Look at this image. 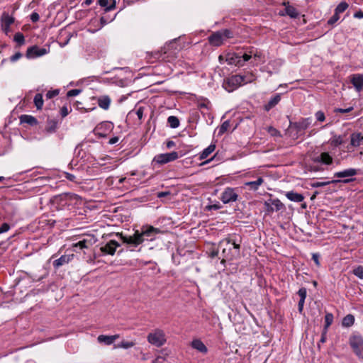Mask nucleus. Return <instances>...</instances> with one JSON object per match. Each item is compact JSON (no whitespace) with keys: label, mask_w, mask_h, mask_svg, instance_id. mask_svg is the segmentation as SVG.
Listing matches in <instances>:
<instances>
[{"label":"nucleus","mask_w":363,"mask_h":363,"mask_svg":"<svg viewBox=\"0 0 363 363\" xmlns=\"http://www.w3.org/2000/svg\"><path fill=\"white\" fill-rule=\"evenodd\" d=\"M245 77L240 74L233 75L224 79L223 86L228 92L238 88L245 82Z\"/></svg>","instance_id":"39448f33"},{"label":"nucleus","mask_w":363,"mask_h":363,"mask_svg":"<svg viewBox=\"0 0 363 363\" xmlns=\"http://www.w3.org/2000/svg\"><path fill=\"white\" fill-rule=\"evenodd\" d=\"M135 345V343L133 341H125L123 340L121 342L120 344L118 345V347L124 348V349H128L130 347H133Z\"/></svg>","instance_id":"de8ad7c7"},{"label":"nucleus","mask_w":363,"mask_h":363,"mask_svg":"<svg viewBox=\"0 0 363 363\" xmlns=\"http://www.w3.org/2000/svg\"><path fill=\"white\" fill-rule=\"evenodd\" d=\"M222 249V254H223L222 262H224L225 259H232L233 257V255H232L231 252H230L231 247L230 246H226V245H224Z\"/></svg>","instance_id":"e433bc0d"},{"label":"nucleus","mask_w":363,"mask_h":363,"mask_svg":"<svg viewBox=\"0 0 363 363\" xmlns=\"http://www.w3.org/2000/svg\"><path fill=\"white\" fill-rule=\"evenodd\" d=\"M355 179L354 178H351V179H342V180H331V181H328V182H314L311 184V186L313 187V188H318V187H322V186H325L326 185H328L330 184H335V183H337V182H342V183H345V184H348L351 182H353L354 181Z\"/></svg>","instance_id":"a211bd4d"},{"label":"nucleus","mask_w":363,"mask_h":363,"mask_svg":"<svg viewBox=\"0 0 363 363\" xmlns=\"http://www.w3.org/2000/svg\"><path fill=\"white\" fill-rule=\"evenodd\" d=\"M363 141V135L361 133H353L350 135V143L347 147L348 151L350 147H359Z\"/></svg>","instance_id":"dca6fc26"},{"label":"nucleus","mask_w":363,"mask_h":363,"mask_svg":"<svg viewBox=\"0 0 363 363\" xmlns=\"http://www.w3.org/2000/svg\"><path fill=\"white\" fill-rule=\"evenodd\" d=\"M192 348L198 350L199 352L206 354L208 352V348L204 343L199 339L193 340L191 342Z\"/></svg>","instance_id":"5701e85b"},{"label":"nucleus","mask_w":363,"mask_h":363,"mask_svg":"<svg viewBox=\"0 0 363 363\" xmlns=\"http://www.w3.org/2000/svg\"><path fill=\"white\" fill-rule=\"evenodd\" d=\"M239 55L237 53H228L225 57V61L228 65H235L238 63L237 60L238 59Z\"/></svg>","instance_id":"4c0bfd02"},{"label":"nucleus","mask_w":363,"mask_h":363,"mask_svg":"<svg viewBox=\"0 0 363 363\" xmlns=\"http://www.w3.org/2000/svg\"><path fill=\"white\" fill-rule=\"evenodd\" d=\"M349 5L345 1L340 2L335 9V12L340 14V13H343L345 10L347 9Z\"/></svg>","instance_id":"79ce46f5"},{"label":"nucleus","mask_w":363,"mask_h":363,"mask_svg":"<svg viewBox=\"0 0 363 363\" xmlns=\"http://www.w3.org/2000/svg\"><path fill=\"white\" fill-rule=\"evenodd\" d=\"M60 93L59 89H54L48 91L45 94L46 99H51L55 96H57Z\"/></svg>","instance_id":"09e8293b"},{"label":"nucleus","mask_w":363,"mask_h":363,"mask_svg":"<svg viewBox=\"0 0 363 363\" xmlns=\"http://www.w3.org/2000/svg\"><path fill=\"white\" fill-rule=\"evenodd\" d=\"M263 183V178L259 177L256 181L245 182V186H248L250 190L257 191Z\"/></svg>","instance_id":"c756f323"},{"label":"nucleus","mask_w":363,"mask_h":363,"mask_svg":"<svg viewBox=\"0 0 363 363\" xmlns=\"http://www.w3.org/2000/svg\"><path fill=\"white\" fill-rule=\"evenodd\" d=\"M345 143L341 135H334L330 140L331 145L337 147Z\"/></svg>","instance_id":"a19ab883"},{"label":"nucleus","mask_w":363,"mask_h":363,"mask_svg":"<svg viewBox=\"0 0 363 363\" xmlns=\"http://www.w3.org/2000/svg\"><path fill=\"white\" fill-rule=\"evenodd\" d=\"M1 29L6 35L11 31L10 26L14 23V18L8 13L4 12L1 17Z\"/></svg>","instance_id":"f8f14e48"},{"label":"nucleus","mask_w":363,"mask_h":363,"mask_svg":"<svg viewBox=\"0 0 363 363\" xmlns=\"http://www.w3.org/2000/svg\"><path fill=\"white\" fill-rule=\"evenodd\" d=\"M354 109L352 106L348 107L347 108H337L335 109V113H346L352 111Z\"/></svg>","instance_id":"6e6d98bb"},{"label":"nucleus","mask_w":363,"mask_h":363,"mask_svg":"<svg viewBox=\"0 0 363 363\" xmlns=\"http://www.w3.org/2000/svg\"><path fill=\"white\" fill-rule=\"evenodd\" d=\"M340 18V16L338 13H335L333 15L332 17H330L327 23L329 26H333Z\"/></svg>","instance_id":"3c124183"},{"label":"nucleus","mask_w":363,"mask_h":363,"mask_svg":"<svg viewBox=\"0 0 363 363\" xmlns=\"http://www.w3.org/2000/svg\"><path fill=\"white\" fill-rule=\"evenodd\" d=\"M311 124V119L310 118H302L301 121L294 124V127L299 132L301 130H306L310 126Z\"/></svg>","instance_id":"cd10ccee"},{"label":"nucleus","mask_w":363,"mask_h":363,"mask_svg":"<svg viewBox=\"0 0 363 363\" xmlns=\"http://www.w3.org/2000/svg\"><path fill=\"white\" fill-rule=\"evenodd\" d=\"M312 161L315 163H321L330 165L333 163V159L332 156L327 152H322L320 155L312 157Z\"/></svg>","instance_id":"4468645a"},{"label":"nucleus","mask_w":363,"mask_h":363,"mask_svg":"<svg viewBox=\"0 0 363 363\" xmlns=\"http://www.w3.org/2000/svg\"><path fill=\"white\" fill-rule=\"evenodd\" d=\"M281 101V94H277L274 95L268 101L267 104L264 106V109L266 111H270L274 106H276Z\"/></svg>","instance_id":"b1692460"},{"label":"nucleus","mask_w":363,"mask_h":363,"mask_svg":"<svg viewBox=\"0 0 363 363\" xmlns=\"http://www.w3.org/2000/svg\"><path fill=\"white\" fill-rule=\"evenodd\" d=\"M267 130L268 133L272 137H281V132L272 126H269Z\"/></svg>","instance_id":"a18cd8bd"},{"label":"nucleus","mask_w":363,"mask_h":363,"mask_svg":"<svg viewBox=\"0 0 363 363\" xmlns=\"http://www.w3.org/2000/svg\"><path fill=\"white\" fill-rule=\"evenodd\" d=\"M319 255L317 254V253H313L312 255V259L314 261L315 264H316V266L319 267L320 266V262H319Z\"/></svg>","instance_id":"0e129e2a"},{"label":"nucleus","mask_w":363,"mask_h":363,"mask_svg":"<svg viewBox=\"0 0 363 363\" xmlns=\"http://www.w3.org/2000/svg\"><path fill=\"white\" fill-rule=\"evenodd\" d=\"M233 246L234 249H235L238 251V253L239 252V250L240 247V244H238L235 240L231 239L230 238H226L223 239L222 241H220L219 244V247H223V246Z\"/></svg>","instance_id":"c85d7f7f"},{"label":"nucleus","mask_w":363,"mask_h":363,"mask_svg":"<svg viewBox=\"0 0 363 363\" xmlns=\"http://www.w3.org/2000/svg\"><path fill=\"white\" fill-rule=\"evenodd\" d=\"M98 4L101 6L104 7V11L108 12L116 8V3L113 1L111 5L108 6V0H98Z\"/></svg>","instance_id":"c9c22d12"},{"label":"nucleus","mask_w":363,"mask_h":363,"mask_svg":"<svg viewBox=\"0 0 363 363\" xmlns=\"http://www.w3.org/2000/svg\"><path fill=\"white\" fill-rule=\"evenodd\" d=\"M167 123L172 128H177L179 126V120L177 116H170L167 118Z\"/></svg>","instance_id":"58836bf2"},{"label":"nucleus","mask_w":363,"mask_h":363,"mask_svg":"<svg viewBox=\"0 0 363 363\" xmlns=\"http://www.w3.org/2000/svg\"><path fill=\"white\" fill-rule=\"evenodd\" d=\"M80 92H81L80 89H71L67 91V97L75 96H77Z\"/></svg>","instance_id":"4d7b16f0"},{"label":"nucleus","mask_w":363,"mask_h":363,"mask_svg":"<svg viewBox=\"0 0 363 363\" xmlns=\"http://www.w3.org/2000/svg\"><path fill=\"white\" fill-rule=\"evenodd\" d=\"M147 340L150 344L157 347L163 346L167 342L164 330L160 328L155 329L150 333L147 336Z\"/></svg>","instance_id":"20e7f679"},{"label":"nucleus","mask_w":363,"mask_h":363,"mask_svg":"<svg viewBox=\"0 0 363 363\" xmlns=\"http://www.w3.org/2000/svg\"><path fill=\"white\" fill-rule=\"evenodd\" d=\"M284 208V205L278 199H269L264 202V209L265 211L268 213H271L274 211H279Z\"/></svg>","instance_id":"1a4fd4ad"},{"label":"nucleus","mask_w":363,"mask_h":363,"mask_svg":"<svg viewBox=\"0 0 363 363\" xmlns=\"http://www.w3.org/2000/svg\"><path fill=\"white\" fill-rule=\"evenodd\" d=\"M40 19V16L38 13L36 12H33L30 15V20L33 21V22H37Z\"/></svg>","instance_id":"680f3d73"},{"label":"nucleus","mask_w":363,"mask_h":363,"mask_svg":"<svg viewBox=\"0 0 363 363\" xmlns=\"http://www.w3.org/2000/svg\"><path fill=\"white\" fill-rule=\"evenodd\" d=\"M57 122L55 120H48L47 122V125L45 128V131L48 133H53L57 130Z\"/></svg>","instance_id":"7c9ffc66"},{"label":"nucleus","mask_w":363,"mask_h":363,"mask_svg":"<svg viewBox=\"0 0 363 363\" xmlns=\"http://www.w3.org/2000/svg\"><path fill=\"white\" fill-rule=\"evenodd\" d=\"M238 63L235 64V66L237 67H242L245 65V61L242 58L241 56H238V59L237 60Z\"/></svg>","instance_id":"774afa93"},{"label":"nucleus","mask_w":363,"mask_h":363,"mask_svg":"<svg viewBox=\"0 0 363 363\" xmlns=\"http://www.w3.org/2000/svg\"><path fill=\"white\" fill-rule=\"evenodd\" d=\"M354 323V317L352 314H348L345 316L342 321V325L344 327L348 328L352 326Z\"/></svg>","instance_id":"f704fd0d"},{"label":"nucleus","mask_w":363,"mask_h":363,"mask_svg":"<svg viewBox=\"0 0 363 363\" xmlns=\"http://www.w3.org/2000/svg\"><path fill=\"white\" fill-rule=\"evenodd\" d=\"M298 296H300V300H304L306 299V296H307V290L306 288L304 287H302L301 289H299L298 291Z\"/></svg>","instance_id":"5fc2aeb1"},{"label":"nucleus","mask_w":363,"mask_h":363,"mask_svg":"<svg viewBox=\"0 0 363 363\" xmlns=\"http://www.w3.org/2000/svg\"><path fill=\"white\" fill-rule=\"evenodd\" d=\"M65 178L71 182H76V177L70 173L65 172Z\"/></svg>","instance_id":"69168bd1"},{"label":"nucleus","mask_w":363,"mask_h":363,"mask_svg":"<svg viewBox=\"0 0 363 363\" xmlns=\"http://www.w3.org/2000/svg\"><path fill=\"white\" fill-rule=\"evenodd\" d=\"M120 246V244L116 240H111L108 242L105 245L101 246L100 250L106 255H113L116 252V248Z\"/></svg>","instance_id":"ddd939ff"},{"label":"nucleus","mask_w":363,"mask_h":363,"mask_svg":"<svg viewBox=\"0 0 363 363\" xmlns=\"http://www.w3.org/2000/svg\"><path fill=\"white\" fill-rule=\"evenodd\" d=\"M177 39L167 44L162 50L161 52H158L156 53L155 58L160 59L162 60H166L170 62L174 58L177 57V54L181 50V47H177Z\"/></svg>","instance_id":"f03ea898"},{"label":"nucleus","mask_w":363,"mask_h":363,"mask_svg":"<svg viewBox=\"0 0 363 363\" xmlns=\"http://www.w3.org/2000/svg\"><path fill=\"white\" fill-rule=\"evenodd\" d=\"M305 301L304 300H299L298 303V309L300 313H302L303 310V306H304Z\"/></svg>","instance_id":"338daca9"},{"label":"nucleus","mask_w":363,"mask_h":363,"mask_svg":"<svg viewBox=\"0 0 363 363\" xmlns=\"http://www.w3.org/2000/svg\"><path fill=\"white\" fill-rule=\"evenodd\" d=\"M216 149L215 144H211L206 148H205L199 155V159L204 160L207 158Z\"/></svg>","instance_id":"2f4dec72"},{"label":"nucleus","mask_w":363,"mask_h":363,"mask_svg":"<svg viewBox=\"0 0 363 363\" xmlns=\"http://www.w3.org/2000/svg\"><path fill=\"white\" fill-rule=\"evenodd\" d=\"M357 174L356 169L350 168L334 174L335 177L344 178L355 176Z\"/></svg>","instance_id":"a878e982"},{"label":"nucleus","mask_w":363,"mask_h":363,"mask_svg":"<svg viewBox=\"0 0 363 363\" xmlns=\"http://www.w3.org/2000/svg\"><path fill=\"white\" fill-rule=\"evenodd\" d=\"M119 335H100L97 337V340L100 343H104L106 345H111L113 343V342L119 338Z\"/></svg>","instance_id":"412c9836"},{"label":"nucleus","mask_w":363,"mask_h":363,"mask_svg":"<svg viewBox=\"0 0 363 363\" xmlns=\"http://www.w3.org/2000/svg\"><path fill=\"white\" fill-rule=\"evenodd\" d=\"M52 201L61 206H77L82 203V198L73 193H63L53 197Z\"/></svg>","instance_id":"7ed1b4c3"},{"label":"nucleus","mask_w":363,"mask_h":363,"mask_svg":"<svg viewBox=\"0 0 363 363\" xmlns=\"http://www.w3.org/2000/svg\"><path fill=\"white\" fill-rule=\"evenodd\" d=\"M208 39L209 43L213 46H220L223 43L220 30L213 33Z\"/></svg>","instance_id":"6ab92c4d"},{"label":"nucleus","mask_w":363,"mask_h":363,"mask_svg":"<svg viewBox=\"0 0 363 363\" xmlns=\"http://www.w3.org/2000/svg\"><path fill=\"white\" fill-rule=\"evenodd\" d=\"M230 127L229 121H224L219 128L218 135H221L224 134Z\"/></svg>","instance_id":"49530a36"},{"label":"nucleus","mask_w":363,"mask_h":363,"mask_svg":"<svg viewBox=\"0 0 363 363\" xmlns=\"http://www.w3.org/2000/svg\"><path fill=\"white\" fill-rule=\"evenodd\" d=\"M22 57V54L20 52H16L13 55H12L10 58L11 62H16L18 59Z\"/></svg>","instance_id":"052dcab7"},{"label":"nucleus","mask_w":363,"mask_h":363,"mask_svg":"<svg viewBox=\"0 0 363 363\" xmlns=\"http://www.w3.org/2000/svg\"><path fill=\"white\" fill-rule=\"evenodd\" d=\"M179 158L177 152L173 151L172 152L159 154L154 157L153 161L160 164H164L168 162L174 161Z\"/></svg>","instance_id":"6e6552de"},{"label":"nucleus","mask_w":363,"mask_h":363,"mask_svg":"<svg viewBox=\"0 0 363 363\" xmlns=\"http://www.w3.org/2000/svg\"><path fill=\"white\" fill-rule=\"evenodd\" d=\"M161 230L159 228L152 225H143L141 230H135L131 236L123 235V233H117L123 243L133 245L135 247L142 244L145 240H152L155 236L160 233Z\"/></svg>","instance_id":"f257e3e1"},{"label":"nucleus","mask_w":363,"mask_h":363,"mask_svg":"<svg viewBox=\"0 0 363 363\" xmlns=\"http://www.w3.org/2000/svg\"><path fill=\"white\" fill-rule=\"evenodd\" d=\"M350 345L355 354L363 359V337L361 335H352L350 337Z\"/></svg>","instance_id":"423d86ee"},{"label":"nucleus","mask_w":363,"mask_h":363,"mask_svg":"<svg viewBox=\"0 0 363 363\" xmlns=\"http://www.w3.org/2000/svg\"><path fill=\"white\" fill-rule=\"evenodd\" d=\"M113 129V124L109 121H104L96 125L94 132L99 138H106Z\"/></svg>","instance_id":"0eeeda50"},{"label":"nucleus","mask_w":363,"mask_h":363,"mask_svg":"<svg viewBox=\"0 0 363 363\" xmlns=\"http://www.w3.org/2000/svg\"><path fill=\"white\" fill-rule=\"evenodd\" d=\"M21 124H28L30 126H36L38 124V120L33 116L23 114L19 117Z\"/></svg>","instance_id":"aec40b11"},{"label":"nucleus","mask_w":363,"mask_h":363,"mask_svg":"<svg viewBox=\"0 0 363 363\" xmlns=\"http://www.w3.org/2000/svg\"><path fill=\"white\" fill-rule=\"evenodd\" d=\"M223 41L228 38H233V33L230 29L220 30Z\"/></svg>","instance_id":"c03bdc74"},{"label":"nucleus","mask_w":363,"mask_h":363,"mask_svg":"<svg viewBox=\"0 0 363 363\" xmlns=\"http://www.w3.org/2000/svg\"><path fill=\"white\" fill-rule=\"evenodd\" d=\"M10 229V225L4 223L0 227V234L7 232Z\"/></svg>","instance_id":"bf43d9fd"},{"label":"nucleus","mask_w":363,"mask_h":363,"mask_svg":"<svg viewBox=\"0 0 363 363\" xmlns=\"http://www.w3.org/2000/svg\"><path fill=\"white\" fill-rule=\"evenodd\" d=\"M72 111V109L70 108V110L69 111L67 107L66 106H63L61 109H60V114L62 116V118H65L66 117L69 113V112Z\"/></svg>","instance_id":"13d9d810"},{"label":"nucleus","mask_w":363,"mask_h":363,"mask_svg":"<svg viewBox=\"0 0 363 363\" xmlns=\"http://www.w3.org/2000/svg\"><path fill=\"white\" fill-rule=\"evenodd\" d=\"M283 5L285 6V13L287 16H290L292 18H296L299 16V13L297 9L290 6L289 2H284Z\"/></svg>","instance_id":"bb28decb"},{"label":"nucleus","mask_w":363,"mask_h":363,"mask_svg":"<svg viewBox=\"0 0 363 363\" xmlns=\"http://www.w3.org/2000/svg\"><path fill=\"white\" fill-rule=\"evenodd\" d=\"M13 40L18 43V45H22L25 43V38L22 33L18 32L14 35Z\"/></svg>","instance_id":"37998d69"},{"label":"nucleus","mask_w":363,"mask_h":363,"mask_svg":"<svg viewBox=\"0 0 363 363\" xmlns=\"http://www.w3.org/2000/svg\"><path fill=\"white\" fill-rule=\"evenodd\" d=\"M74 258V255H63L60 258L52 262V266L55 269H59L60 267L68 264Z\"/></svg>","instance_id":"f3484780"},{"label":"nucleus","mask_w":363,"mask_h":363,"mask_svg":"<svg viewBox=\"0 0 363 363\" xmlns=\"http://www.w3.org/2000/svg\"><path fill=\"white\" fill-rule=\"evenodd\" d=\"M48 51L49 50L45 48L33 45L27 49L26 55L28 59L36 58L47 54Z\"/></svg>","instance_id":"9b49d317"},{"label":"nucleus","mask_w":363,"mask_h":363,"mask_svg":"<svg viewBox=\"0 0 363 363\" xmlns=\"http://www.w3.org/2000/svg\"><path fill=\"white\" fill-rule=\"evenodd\" d=\"M113 19H114V17L110 18V17H106V16H101V18H100L101 26H100V28L98 30H99L100 28L104 27L107 23L111 22Z\"/></svg>","instance_id":"8fccbe9b"},{"label":"nucleus","mask_w":363,"mask_h":363,"mask_svg":"<svg viewBox=\"0 0 363 363\" xmlns=\"http://www.w3.org/2000/svg\"><path fill=\"white\" fill-rule=\"evenodd\" d=\"M315 116L318 121L323 122L325 120V113L322 111H317Z\"/></svg>","instance_id":"864d4df0"},{"label":"nucleus","mask_w":363,"mask_h":363,"mask_svg":"<svg viewBox=\"0 0 363 363\" xmlns=\"http://www.w3.org/2000/svg\"><path fill=\"white\" fill-rule=\"evenodd\" d=\"M286 197L291 201L300 203L304 200L303 194L295 192L294 191H287L285 194Z\"/></svg>","instance_id":"393cba45"},{"label":"nucleus","mask_w":363,"mask_h":363,"mask_svg":"<svg viewBox=\"0 0 363 363\" xmlns=\"http://www.w3.org/2000/svg\"><path fill=\"white\" fill-rule=\"evenodd\" d=\"M33 103L37 110H41L43 106L44 100L42 94H36L33 99Z\"/></svg>","instance_id":"473e14b6"},{"label":"nucleus","mask_w":363,"mask_h":363,"mask_svg":"<svg viewBox=\"0 0 363 363\" xmlns=\"http://www.w3.org/2000/svg\"><path fill=\"white\" fill-rule=\"evenodd\" d=\"M143 112H144V108L143 107H139L136 111V115L138 118L141 120L143 116Z\"/></svg>","instance_id":"e2e57ef3"},{"label":"nucleus","mask_w":363,"mask_h":363,"mask_svg":"<svg viewBox=\"0 0 363 363\" xmlns=\"http://www.w3.org/2000/svg\"><path fill=\"white\" fill-rule=\"evenodd\" d=\"M333 315L331 313H326L325 315V325L324 328L325 331H328V328L332 325L333 322Z\"/></svg>","instance_id":"ea45409f"},{"label":"nucleus","mask_w":363,"mask_h":363,"mask_svg":"<svg viewBox=\"0 0 363 363\" xmlns=\"http://www.w3.org/2000/svg\"><path fill=\"white\" fill-rule=\"evenodd\" d=\"M111 102V100L107 95H102L97 98L99 106L104 110H108L109 108Z\"/></svg>","instance_id":"4be33fe9"},{"label":"nucleus","mask_w":363,"mask_h":363,"mask_svg":"<svg viewBox=\"0 0 363 363\" xmlns=\"http://www.w3.org/2000/svg\"><path fill=\"white\" fill-rule=\"evenodd\" d=\"M350 82L354 86L355 90L360 92L363 90V74H354L350 76Z\"/></svg>","instance_id":"2eb2a0df"},{"label":"nucleus","mask_w":363,"mask_h":363,"mask_svg":"<svg viewBox=\"0 0 363 363\" xmlns=\"http://www.w3.org/2000/svg\"><path fill=\"white\" fill-rule=\"evenodd\" d=\"M354 274L359 279H363V267L359 266L354 269Z\"/></svg>","instance_id":"603ef678"},{"label":"nucleus","mask_w":363,"mask_h":363,"mask_svg":"<svg viewBox=\"0 0 363 363\" xmlns=\"http://www.w3.org/2000/svg\"><path fill=\"white\" fill-rule=\"evenodd\" d=\"M239 195L236 192L235 189L228 187L221 194L220 200L223 203H230L235 202L238 199Z\"/></svg>","instance_id":"9d476101"},{"label":"nucleus","mask_w":363,"mask_h":363,"mask_svg":"<svg viewBox=\"0 0 363 363\" xmlns=\"http://www.w3.org/2000/svg\"><path fill=\"white\" fill-rule=\"evenodd\" d=\"M91 245V241L90 240L83 239L79 242L73 244V247H78L80 250L87 249Z\"/></svg>","instance_id":"72a5a7b5"}]
</instances>
